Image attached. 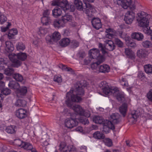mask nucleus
Listing matches in <instances>:
<instances>
[{
  "instance_id": "3c124183",
  "label": "nucleus",
  "mask_w": 152,
  "mask_h": 152,
  "mask_svg": "<svg viewBox=\"0 0 152 152\" xmlns=\"http://www.w3.org/2000/svg\"><path fill=\"white\" fill-rule=\"evenodd\" d=\"M8 57L10 59L12 62L14 61L15 60L18 58V54L16 55L14 53H12L9 54Z\"/></svg>"
},
{
  "instance_id": "39448f33",
  "label": "nucleus",
  "mask_w": 152,
  "mask_h": 152,
  "mask_svg": "<svg viewBox=\"0 0 152 152\" xmlns=\"http://www.w3.org/2000/svg\"><path fill=\"white\" fill-rule=\"evenodd\" d=\"M72 109L77 114L88 117L90 115V113L88 111H85L80 105H75L72 107Z\"/></svg>"
},
{
  "instance_id": "f8f14e48",
  "label": "nucleus",
  "mask_w": 152,
  "mask_h": 152,
  "mask_svg": "<svg viewBox=\"0 0 152 152\" xmlns=\"http://www.w3.org/2000/svg\"><path fill=\"white\" fill-rule=\"evenodd\" d=\"M93 27L96 29H99L102 27V24L100 19L98 18H94L91 21Z\"/></svg>"
},
{
  "instance_id": "09e8293b",
  "label": "nucleus",
  "mask_w": 152,
  "mask_h": 152,
  "mask_svg": "<svg viewBox=\"0 0 152 152\" xmlns=\"http://www.w3.org/2000/svg\"><path fill=\"white\" fill-rule=\"evenodd\" d=\"M142 45L144 47L147 48L151 46L152 44L150 41L148 40H145L142 42Z\"/></svg>"
},
{
  "instance_id": "58836bf2",
  "label": "nucleus",
  "mask_w": 152,
  "mask_h": 152,
  "mask_svg": "<svg viewBox=\"0 0 152 152\" xmlns=\"http://www.w3.org/2000/svg\"><path fill=\"white\" fill-rule=\"evenodd\" d=\"M93 121L95 123L98 124H102L103 122L102 118L99 116H94L93 118Z\"/></svg>"
},
{
  "instance_id": "c85d7f7f",
  "label": "nucleus",
  "mask_w": 152,
  "mask_h": 152,
  "mask_svg": "<svg viewBox=\"0 0 152 152\" xmlns=\"http://www.w3.org/2000/svg\"><path fill=\"white\" fill-rule=\"evenodd\" d=\"M22 148L26 150H30L31 151V152H32L33 149H35V148L33 147L31 144L25 142L23 143V145Z\"/></svg>"
},
{
  "instance_id": "5fc2aeb1",
  "label": "nucleus",
  "mask_w": 152,
  "mask_h": 152,
  "mask_svg": "<svg viewBox=\"0 0 152 152\" xmlns=\"http://www.w3.org/2000/svg\"><path fill=\"white\" fill-rule=\"evenodd\" d=\"M11 92V91L7 88L3 89L1 91L2 94L5 95H7L10 94Z\"/></svg>"
},
{
  "instance_id": "f704fd0d",
  "label": "nucleus",
  "mask_w": 152,
  "mask_h": 152,
  "mask_svg": "<svg viewBox=\"0 0 152 152\" xmlns=\"http://www.w3.org/2000/svg\"><path fill=\"white\" fill-rule=\"evenodd\" d=\"M74 3L78 10H81L83 9V3L80 0H74Z\"/></svg>"
},
{
  "instance_id": "0e129e2a",
  "label": "nucleus",
  "mask_w": 152,
  "mask_h": 152,
  "mask_svg": "<svg viewBox=\"0 0 152 152\" xmlns=\"http://www.w3.org/2000/svg\"><path fill=\"white\" fill-rule=\"evenodd\" d=\"M86 7H87L88 9H89L90 11L91 12H94L95 9L94 7L90 4L87 3L85 4Z\"/></svg>"
},
{
  "instance_id": "338daca9",
  "label": "nucleus",
  "mask_w": 152,
  "mask_h": 152,
  "mask_svg": "<svg viewBox=\"0 0 152 152\" xmlns=\"http://www.w3.org/2000/svg\"><path fill=\"white\" fill-rule=\"evenodd\" d=\"M68 152H77L75 148L73 146H69V149L68 150Z\"/></svg>"
},
{
  "instance_id": "7c9ffc66",
  "label": "nucleus",
  "mask_w": 152,
  "mask_h": 152,
  "mask_svg": "<svg viewBox=\"0 0 152 152\" xmlns=\"http://www.w3.org/2000/svg\"><path fill=\"white\" fill-rule=\"evenodd\" d=\"M93 136L94 138L98 139H103L105 137L103 134L99 131H97L94 133L93 134Z\"/></svg>"
},
{
  "instance_id": "49530a36",
  "label": "nucleus",
  "mask_w": 152,
  "mask_h": 152,
  "mask_svg": "<svg viewBox=\"0 0 152 152\" xmlns=\"http://www.w3.org/2000/svg\"><path fill=\"white\" fill-rule=\"evenodd\" d=\"M103 142L105 145L108 147H111L113 145L112 142L111 140L109 138H105Z\"/></svg>"
},
{
  "instance_id": "79ce46f5",
  "label": "nucleus",
  "mask_w": 152,
  "mask_h": 152,
  "mask_svg": "<svg viewBox=\"0 0 152 152\" xmlns=\"http://www.w3.org/2000/svg\"><path fill=\"white\" fill-rule=\"evenodd\" d=\"M145 72L147 74H152V65L151 64L146 65L144 66Z\"/></svg>"
},
{
  "instance_id": "c9c22d12",
  "label": "nucleus",
  "mask_w": 152,
  "mask_h": 152,
  "mask_svg": "<svg viewBox=\"0 0 152 152\" xmlns=\"http://www.w3.org/2000/svg\"><path fill=\"white\" fill-rule=\"evenodd\" d=\"M61 38V35L59 33L55 31L53 34L52 39L54 41L57 42Z\"/></svg>"
},
{
  "instance_id": "4c0bfd02",
  "label": "nucleus",
  "mask_w": 152,
  "mask_h": 152,
  "mask_svg": "<svg viewBox=\"0 0 152 152\" xmlns=\"http://www.w3.org/2000/svg\"><path fill=\"white\" fill-rule=\"evenodd\" d=\"M114 96H116L117 99L119 102H122L124 100V97L123 94L119 93L118 90L117 91V93L115 92V94H114Z\"/></svg>"
},
{
  "instance_id": "f3484780",
  "label": "nucleus",
  "mask_w": 152,
  "mask_h": 152,
  "mask_svg": "<svg viewBox=\"0 0 152 152\" xmlns=\"http://www.w3.org/2000/svg\"><path fill=\"white\" fill-rule=\"evenodd\" d=\"M5 49L8 53L14 50V47L13 44L10 41L6 42Z\"/></svg>"
},
{
  "instance_id": "c756f323",
  "label": "nucleus",
  "mask_w": 152,
  "mask_h": 152,
  "mask_svg": "<svg viewBox=\"0 0 152 152\" xmlns=\"http://www.w3.org/2000/svg\"><path fill=\"white\" fill-rule=\"evenodd\" d=\"M147 52L144 49H141L137 50V55L139 58H144L146 56Z\"/></svg>"
},
{
  "instance_id": "774afa93",
  "label": "nucleus",
  "mask_w": 152,
  "mask_h": 152,
  "mask_svg": "<svg viewBox=\"0 0 152 152\" xmlns=\"http://www.w3.org/2000/svg\"><path fill=\"white\" fill-rule=\"evenodd\" d=\"M50 10L49 9H46L44 11L43 16L49 17L50 14Z\"/></svg>"
},
{
  "instance_id": "bb28decb",
  "label": "nucleus",
  "mask_w": 152,
  "mask_h": 152,
  "mask_svg": "<svg viewBox=\"0 0 152 152\" xmlns=\"http://www.w3.org/2000/svg\"><path fill=\"white\" fill-rule=\"evenodd\" d=\"M70 42V40L69 39L64 38L61 40L59 42V44L61 46L64 47L68 45Z\"/></svg>"
},
{
  "instance_id": "cd10ccee",
  "label": "nucleus",
  "mask_w": 152,
  "mask_h": 152,
  "mask_svg": "<svg viewBox=\"0 0 152 152\" xmlns=\"http://www.w3.org/2000/svg\"><path fill=\"white\" fill-rule=\"evenodd\" d=\"M72 16L70 15L66 14L65 15L63 16L61 18V20L64 24L68 22H70L72 21Z\"/></svg>"
},
{
  "instance_id": "412c9836",
  "label": "nucleus",
  "mask_w": 152,
  "mask_h": 152,
  "mask_svg": "<svg viewBox=\"0 0 152 152\" xmlns=\"http://www.w3.org/2000/svg\"><path fill=\"white\" fill-rule=\"evenodd\" d=\"M18 94L21 97H23L24 96L26 95L27 92V88L25 86H22L19 88L17 91Z\"/></svg>"
},
{
  "instance_id": "e2e57ef3",
  "label": "nucleus",
  "mask_w": 152,
  "mask_h": 152,
  "mask_svg": "<svg viewBox=\"0 0 152 152\" xmlns=\"http://www.w3.org/2000/svg\"><path fill=\"white\" fill-rule=\"evenodd\" d=\"M147 96L149 100L152 102V89H151L148 93Z\"/></svg>"
},
{
  "instance_id": "ea45409f",
  "label": "nucleus",
  "mask_w": 152,
  "mask_h": 152,
  "mask_svg": "<svg viewBox=\"0 0 152 152\" xmlns=\"http://www.w3.org/2000/svg\"><path fill=\"white\" fill-rule=\"evenodd\" d=\"M14 72V69L11 67L7 68L4 70V73L7 75L10 76L13 74Z\"/></svg>"
},
{
  "instance_id": "423d86ee",
  "label": "nucleus",
  "mask_w": 152,
  "mask_h": 152,
  "mask_svg": "<svg viewBox=\"0 0 152 152\" xmlns=\"http://www.w3.org/2000/svg\"><path fill=\"white\" fill-rule=\"evenodd\" d=\"M78 122L76 118H67L64 121L65 126L68 128H72L78 124Z\"/></svg>"
},
{
  "instance_id": "6e6552de",
  "label": "nucleus",
  "mask_w": 152,
  "mask_h": 152,
  "mask_svg": "<svg viewBox=\"0 0 152 152\" xmlns=\"http://www.w3.org/2000/svg\"><path fill=\"white\" fill-rule=\"evenodd\" d=\"M103 131L106 133H107L109 131L110 129L112 130L115 129V127L111 121H110L108 120H106L105 122L104 123H103Z\"/></svg>"
},
{
  "instance_id": "864d4df0",
  "label": "nucleus",
  "mask_w": 152,
  "mask_h": 152,
  "mask_svg": "<svg viewBox=\"0 0 152 152\" xmlns=\"http://www.w3.org/2000/svg\"><path fill=\"white\" fill-rule=\"evenodd\" d=\"M115 44L119 48H122L123 47V42L119 39L115 38Z\"/></svg>"
},
{
  "instance_id": "de8ad7c7",
  "label": "nucleus",
  "mask_w": 152,
  "mask_h": 152,
  "mask_svg": "<svg viewBox=\"0 0 152 152\" xmlns=\"http://www.w3.org/2000/svg\"><path fill=\"white\" fill-rule=\"evenodd\" d=\"M59 67L61 69L63 70H65L71 72H73V70L72 68L68 67L66 66L63 65V64H61L59 65Z\"/></svg>"
},
{
  "instance_id": "f257e3e1",
  "label": "nucleus",
  "mask_w": 152,
  "mask_h": 152,
  "mask_svg": "<svg viewBox=\"0 0 152 152\" xmlns=\"http://www.w3.org/2000/svg\"><path fill=\"white\" fill-rule=\"evenodd\" d=\"M138 18L137 20L138 25L140 27H143L144 32L147 35H151L152 33V30L148 27L149 21L146 18L147 14L144 12H141L137 14Z\"/></svg>"
},
{
  "instance_id": "9b49d317",
  "label": "nucleus",
  "mask_w": 152,
  "mask_h": 152,
  "mask_svg": "<svg viewBox=\"0 0 152 152\" xmlns=\"http://www.w3.org/2000/svg\"><path fill=\"white\" fill-rule=\"evenodd\" d=\"M99 70L95 71V72L97 73L99 72L106 73L109 72L110 70V66L107 64H102L99 67Z\"/></svg>"
},
{
  "instance_id": "4be33fe9",
  "label": "nucleus",
  "mask_w": 152,
  "mask_h": 152,
  "mask_svg": "<svg viewBox=\"0 0 152 152\" xmlns=\"http://www.w3.org/2000/svg\"><path fill=\"white\" fill-rule=\"evenodd\" d=\"M18 31L16 29H12L10 30L7 34L8 38L9 39L14 38L15 36L18 34Z\"/></svg>"
},
{
  "instance_id": "473e14b6",
  "label": "nucleus",
  "mask_w": 152,
  "mask_h": 152,
  "mask_svg": "<svg viewBox=\"0 0 152 152\" xmlns=\"http://www.w3.org/2000/svg\"><path fill=\"white\" fill-rule=\"evenodd\" d=\"M53 25L55 27L58 28L60 27H63L64 25L61 19L56 20L53 23Z\"/></svg>"
},
{
  "instance_id": "393cba45",
  "label": "nucleus",
  "mask_w": 152,
  "mask_h": 152,
  "mask_svg": "<svg viewBox=\"0 0 152 152\" xmlns=\"http://www.w3.org/2000/svg\"><path fill=\"white\" fill-rule=\"evenodd\" d=\"M76 92L77 95H83L84 92L82 86L80 84H77L76 86Z\"/></svg>"
},
{
  "instance_id": "a19ab883",
  "label": "nucleus",
  "mask_w": 152,
  "mask_h": 152,
  "mask_svg": "<svg viewBox=\"0 0 152 152\" xmlns=\"http://www.w3.org/2000/svg\"><path fill=\"white\" fill-rule=\"evenodd\" d=\"M7 66V61L3 58H0V69H4Z\"/></svg>"
},
{
  "instance_id": "c03bdc74",
  "label": "nucleus",
  "mask_w": 152,
  "mask_h": 152,
  "mask_svg": "<svg viewBox=\"0 0 152 152\" xmlns=\"http://www.w3.org/2000/svg\"><path fill=\"white\" fill-rule=\"evenodd\" d=\"M16 46L17 49L19 51H23L25 48V45L21 42L18 43Z\"/></svg>"
},
{
  "instance_id": "1a4fd4ad",
  "label": "nucleus",
  "mask_w": 152,
  "mask_h": 152,
  "mask_svg": "<svg viewBox=\"0 0 152 152\" xmlns=\"http://www.w3.org/2000/svg\"><path fill=\"white\" fill-rule=\"evenodd\" d=\"M105 48L109 51H112L114 50L115 48V45L113 42L111 40H106L104 41Z\"/></svg>"
},
{
  "instance_id": "bf43d9fd",
  "label": "nucleus",
  "mask_w": 152,
  "mask_h": 152,
  "mask_svg": "<svg viewBox=\"0 0 152 152\" xmlns=\"http://www.w3.org/2000/svg\"><path fill=\"white\" fill-rule=\"evenodd\" d=\"M71 44L72 47L74 48L77 47L79 45V42L75 40H72L71 42Z\"/></svg>"
},
{
  "instance_id": "2f4dec72",
  "label": "nucleus",
  "mask_w": 152,
  "mask_h": 152,
  "mask_svg": "<svg viewBox=\"0 0 152 152\" xmlns=\"http://www.w3.org/2000/svg\"><path fill=\"white\" fill-rule=\"evenodd\" d=\"M13 77L17 81L22 82L24 80L23 76L18 73H15L13 75Z\"/></svg>"
},
{
  "instance_id": "680f3d73",
  "label": "nucleus",
  "mask_w": 152,
  "mask_h": 152,
  "mask_svg": "<svg viewBox=\"0 0 152 152\" xmlns=\"http://www.w3.org/2000/svg\"><path fill=\"white\" fill-rule=\"evenodd\" d=\"M7 20V17L4 15H1L0 16V23L3 24L4 22L6 21Z\"/></svg>"
},
{
  "instance_id": "69168bd1",
  "label": "nucleus",
  "mask_w": 152,
  "mask_h": 152,
  "mask_svg": "<svg viewBox=\"0 0 152 152\" xmlns=\"http://www.w3.org/2000/svg\"><path fill=\"white\" fill-rule=\"evenodd\" d=\"M130 119L132 120H134V121H136L138 117V115L136 114L135 112L134 113H132L130 115Z\"/></svg>"
},
{
  "instance_id": "603ef678",
  "label": "nucleus",
  "mask_w": 152,
  "mask_h": 152,
  "mask_svg": "<svg viewBox=\"0 0 152 152\" xmlns=\"http://www.w3.org/2000/svg\"><path fill=\"white\" fill-rule=\"evenodd\" d=\"M95 61L92 59V58H91L90 57H89V56L88 57L86 58L84 60V64L85 65H87L88 64L90 63H92V62H94Z\"/></svg>"
},
{
  "instance_id": "a878e982",
  "label": "nucleus",
  "mask_w": 152,
  "mask_h": 152,
  "mask_svg": "<svg viewBox=\"0 0 152 152\" xmlns=\"http://www.w3.org/2000/svg\"><path fill=\"white\" fill-rule=\"evenodd\" d=\"M16 127L13 125H11L7 126L5 131L8 133L10 134H14L15 133Z\"/></svg>"
},
{
  "instance_id": "20e7f679",
  "label": "nucleus",
  "mask_w": 152,
  "mask_h": 152,
  "mask_svg": "<svg viewBox=\"0 0 152 152\" xmlns=\"http://www.w3.org/2000/svg\"><path fill=\"white\" fill-rule=\"evenodd\" d=\"M116 0L117 1V4L121 5L124 9H126L129 7L133 10L135 8V6L132 2V0Z\"/></svg>"
},
{
  "instance_id": "13d9d810",
  "label": "nucleus",
  "mask_w": 152,
  "mask_h": 152,
  "mask_svg": "<svg viewBox=\"0 0 152 152\" xmlns=\"http://www.w3.org/2000/svg\"><path fill=\"white\" fill-rule=\"evenodd\" d=\"M53 80L58 83H61L62 81L61 77L60 75H56L54 76Z\"/></svg>"
},
{
  "instance_id": "a211bd4d",
  "label": "nucleus",
  "mask_w": 152,
  "mask_h": 152,
  "mask_svg": "<svg viewBox=\"0 0 152 152\" xmlns=\"http://www.w3.org/2000/svg\"><path fill=\"white\" fill-rule=\"evenodd\" d=\"M8 86L10 88L17 91L20 88L19 83L14 81H10L8 84Z\"/></svg>"
},
{
  "instance_id": "ddd939ff",
  "label": "nucleus",
  "mask_w": 152,
  "mask_h": 152,
  "mask_svg": "<svg viewBox=\"0 0 152 152\" xmlns=\"http://www.w3.org/2000/svg\"><path fill=\"white\" fill-rule=\"evenodd\" d=\"M17 116L20 119H23L27 116L26 111L23 109H20L16 111Z\"/></svg>"
},
{
  "instance_id": "e433bc0d",
  "label": "nucleus",
  "mask_w": 152,
  "mask_h": 152,
  "mask_svg": "<svg viewBox=\"0 0 152 152\" xmlns=\"http://www.w3.org/2000/svg\"><path fill=\"white\" fill-rule=\"evenodd\" d=\"M129 8L131 11H127V12L125 15V18H128L130 19H134V18L135 15L134 13L133 12V11L134 9L132 10L130 9V8Z\"/></svg>"
},
{
  "instance_id": "9d476101",
  "label": "nucleus",
  "mask_w": 152,
  "mask_h": 152,
  "mask_svg": "<svg viewBox=\"0 0 152 152\" xmlns=\"http://www.w3.org/2000/svg\"><path fill=\"white\" fill-rule=\"evenodd\" d=\"M121 116L118 113L113 114L110 116V121L113 124H117L121 121Z\"/></svg>"
},
{
  "instance_id": "6e6d98bb",
  "label": "nucleus",
  "mask_w": 152,
  "mask_h": 152,
  "mask_svg": "<svg viewBox=\"0 0 152 152\" xmlns=\"http://www.w3.org/2000/svg\"><path fill=\"white\" fill-rule=\"evenodd\" d=\"M24 142L22 140L19 139H16L14 140V143L17 146H20L22 147L23 143Z\"/></svg>"
},
{
  "instance_id": "0eeeda50",
  "label": "nucleus",
  "mask_w": 152,
  "mask_h": 152,
  "mask_svg": "<svg viewBox=\"0 0 152 152\" xmlns=\"http://www.w3.org/2000/svg\"><path fill=\"white\" fill-rule=\"evenodd\" d=\"M53 4L54 5H57L61 8H64V10L69 9L70 7L66 0H63L61 1H55L53 3Z\"/></svg>"
},
{
  "instance_id": "5701e85b",
  "label": "nucleus",
  "mask_w": 152,
  "mask_h": 152,
  "mask_svg": "<svg viewBox=\"0 0 152 152\" xmlns=\"http://www.w3.org/2000/svg\"><path fill=\"white\" fill-rule=\"evenodd\" d=\"M26 104V102L24 100L18 99L15 103V106L18 107H25Z\"/></svg>"
},
{
  "instance_id": "6ab92c4d",
  "label": "nucleus",
  "mask_w": 152,
  "mask_h": 152,
  "mask_svg": "<svg viewBox=\"0 0 152 152\" xmlns=\"http://www.w3.org/2000/svg\"><path fill=\"white\" fill-rule=\"evenodd\" d=\"M127 108V105L126 103L123 104L119 108V112L124 117L126 114Z\"/></svg>"
},
{
  "instance_id": "aec40b11",
  "label": "nucleus",
  "mask_w": 152,
  "mask_h": 152,
  "mask_svg": "<svg viewBox=\"0 0 152 152\" xmlns=\"http://www.w3.org/2000/svg\"><path fill=\"white\" fill-rule=\"evenodd\" d=\"M62 13V10L56 7L52 10V15L56 18L60 16Z\"/></svg>"
},
{
  "instance_id": "37998d69",
  "label": "nucleus",
  "mask_w": 152,
  "mask_h": 152,
  "mask_svg": "<svg viewBox=\"0 0 152 152\" xmlns=\"http://www.w3.org/2000/svg\"><path fill=\"white\" fill-rule=\"evenodd\" d=\"M18 59L22 61L25 60L27 57V55L25 53H20L18 54Z\"/></svg>"
},
{
  "instance_id": "72a5a7b5",
  "label": "nucleus",
  "mask_w": 152,
  "mask_h": 152,
  "mask_svg": "<svg viewBox=\"0 0 152 152\" xmlns=\"http://www.w3.org/2000/svg\"><path fill=\"white\" fill-rule=\"evenodd\" d=\"M41 21L43 25L47 26L50 23L51 20L49 17L43 16L41 18Z\"/></svg>"
},
{
  "instance_id": "2eb2a0df",
  "label": "nucleus",
  "mask_w": 152,
  "mask_h": 152,
  "mask_svg": "<svg viewBox=\"0 0 152 152\" xmlns=\"http://www.w3.org/2000/svg\"><path fill=\"white\" fill-rule=\"evenodd\" d=\"M103 92L106 95H110L112 94L113 95L115 94V92L117 93L118 88H114L113 89L105 87L103 89Z\"/></svg>"
},
{
  "instance_id": "b1692460",
  "label": "nucleus",
  "mask_w": 152,
  "mask_h": 152,
  "mask_svg": "<svg viewBox=\"0 0 152 152\" xmlns=\"http://www.w3.org/2000/svg\"><path fill=\"white\" fill-rule=\"evenodd\" d=\"M69 146H66V144L64 142H61L60 145L59 150L61 152H68Z\"/></svg>"
},
{
  "instance_id": "7ed1b4c3",
  "label": "nucleus",
  "mask_w": 152,
  "mask_h": 152,
  "mask_svg": "<svg viewBox=\"0 0 152 152\" xmlns=\"http://www.w3.org/2000/svg\"><path fill=\"white\" fill-rule=\"evenodd\" d=\"M88 54L92 59L94 61L98 60V63H102L105 60L104 56L100 53V51L97 49L93 48L90 50Z\"/></svg>"
},
{
  "instance_id": "4468645a",
  "label": "nucleus",
  "mask_w": 152,
  "mask_h": 152,
  "mask_svg": "<svg viewBox=\"0 0 152 152\" xmlns=\"http://www.w3.org/2000/svg\"><path fill=\"white\" fill-rule=\"evenodd\" d=\"M125 53L128 58L132 60L135 59V53L131 49L128 48H126L125 50Z\"/></svg>"
},
{
  "instance_id": "a18cd8bd",
  "label": "nucleus",
  "mask_w": 152,
  "mask_h": 152,
  "mask_svg": "<svg viewBox=\"0 0 152 152\" xmlns=\"http://www.w3.org/2000/svg\"><path fill=\"white\" fill-rule=\"evenodd\" d=\"M101 63H98V60H95L94 62H92L91 65V68L92 70H96L95 71L97 70L96 69L97 68V66L98 65L100 64Z\"/></svg>"
},
{
  "instance_id": "dca6fc26",
  "label": "nucleus",
  "mask_w": 152,
  "mask_h": 152,
  "mask_svg": "<svg viewBox=\"0 0 152 152\" xmlns=\"http://www.w3.org/2000/svg\"><path fill=\"white\" fill-rule=\"evenodd\" d=\"M132 38L138 41H141L144 38L142 34L140 32H134L131 34Z\"/></svg>"
},
{
  "instance_id": "8fccbe9b",
  "label": "nucleus",
  "mask_w": 152,
  "mask_h": 152,
  "mask_svg": "<svg viewBox=\"0 0 152 152\" xmlns=\"http://www.w3.org/2000/svg\"><path fill=\"white\" fill-rule=\"evenodd\" d=\"M13 66L15 67H18L21 66L22 64V62L18 60V58L15 59L12 62Z\"/></svg>"
},
{
  "instance_id": "052dcab7",
  "label": "nucleus",
  "mask_w": 152,
  "mask_h": 152,
  "mask_svg": "<svg viewBox=\"0 0 152 152\" xmlns=\"http://www.w3.org/2000/svg\"><path fill=\"white\" fill-rule=\"evenodd\" d=\"M121 83V84L123 86H129L127 81L125 78H122Z\"/></svg>"
},
{
  "instance_id": "4d7b16f0",
  "label": "nucleus",
  "mask_w": 152,
  "mask_h": 152,
  "mask_svg": "<svg viewBox=\"0 0 152 152\" xmlns=\"http://www.w3.org/2000/svg\"><path fill=\"white\" fill-rule=\"evenodd\" d=\"M79 121L84 125L88 124L89 123L88 118H80Z\"/></svg>"
},
{
  "instance_id": "f03ea898",
  "label": "nucleus",
  "mask_w": 152,
  "mask_h": 152,
  "mask_svg": "<svg viewBox=\"0 0 152 152\" xmlns=\"http://www.w3.org/2000/svg\"><path fill=\"white\" fill-rule=\"evenodd\" d=\"M73 91L70 90L66 94V103L69 107H72L73 104V102H80L82 100V98L77 95L72 94Z\"/></svg>"
}]
</instances>
